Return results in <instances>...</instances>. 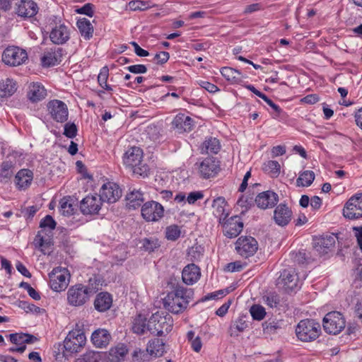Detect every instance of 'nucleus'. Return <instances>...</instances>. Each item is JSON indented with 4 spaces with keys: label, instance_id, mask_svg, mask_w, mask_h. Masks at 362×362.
I'll use <instances>...</instances> for the list:
<instances>
[{
    "label": "nucleus",
    "instance_id": "obj_47",
    "mask_svg": "<svg viewBox=\"0 0 362 362\" xmlns=\"http://www.w3.org/2000/svg\"><path fill=\"white\" fill-rule=\"evenodd\" d=\"M263 170L273 176L277 177L280 173V165L278 161L269 160L264 163Z\"/></svg>",
    "mask_w": 362,
    "mask_h": 362
},
{
    "label": "nucleus",
    "instance_id": "obj_45",
    "mask_svg": "<svg viewBox=\"0 0 362 362\" xmlns=\"http://www.w3.org/2000/svg\"><path fill=\"white\" fill-rule=\"evenodd\" d=\"M13 171L11 163H3L0 168V182H7L13 177Z\"/></svg>",
    "mask_w": 362,
    "mask_h": 362
},
{
    "label": "nucleus",
    "instance_id": "obj_51",
    "mask_svg": "<svg viewBox=\"0 0 362 362\" xmlns=\"http://www.w3.org/2000/svg\"><path fill=\"white\" fill-rule=\"evenodd\" d=\"M250 314L254 320H262L265 315V309L259 305H254L250 308Z\"/></svg>",
    "mask_w": 362,
    "mask_h": 362
},
{
    "label": "nucleus",
    "instance_id": "obj_57",
    "mask_svg": "<svg viewBox=\"0 0 362 362\" xmlns=\"http://www.w3.org/2000/svg\"><path fill=\"white\" fill-rule=\"evenodd\" d=\"M204 197V194L200 191L190 192L187 197V201L189 204H194L197 200L201 199Z\"/></svg>",
    "mask_w": 362,
    "mask_h": 362
},
{
    "label": "nucleus",
    "instance_id": "obj_13",
    "mask_svg": "<svg viewBox=\"0 0 362 362\" xmlns=\"http://www.w3.org/2000/svg\"><path fill=\"white\" fill-rule=\"evenodd\" d=\"M122 196V190L115 182H108L103 185L100 190L99 198L101 202H116Z\"/></svg>",
    "mask_w": 362,
    "mask_h": 362
},
{
    "label": "nucleus",
    "instance_id": "obj_50",
    "mask_svg": "<svg viewBox=\"0 0 362 362\" xmlns=\"http://www.w3.org/2000/svg\"><path fill=\"white\" fill-rule=\"evenodd\" d=\"M181 234L180 229L177 225H171L165 229V237L169 240H176Z\"/></svg>",
    "mask_w": 362,
    "mask_h": 362
},
{
    "label": "nucleus",
    "instance_id": "obj_58",
    "mask_svg": "<svg viewBox=\"0 0 362 362\" xmlns=\"http://www.w3.org/2000/svg\"><path fill=\"white\" fill-rule=\"evenodd\" d=\"M146 134L148 135L151 140H157L159 137V131L156 126L151 125L146 128Z\"/></svg>",
    "mask_w": 362,
    "mask_h": 362
},
{
    "label": "nucleus",
    "instance_id": "obj_40",
    "mask_svg": "<svg viewBox=\"0 0 362 362\" xmlns=\"http://www.w3.org/2000/svg\"><path fill=\"white\" fill-rule=\"evenodd\" d=\"M16 82L10 78H6L0 82V96L7 97L13 95L16 90Z\"/></svg>",
    "mask_w": 362,
    "mask_h": 362
},
{
    "label": "nucleus",
    "instance_id": "obj_3",
    "mask_svg": "<svg viewBox=\"0 0 362 362\" xmlns=\"http://www.w3.org/2000/svg\"><path fill=\"white\" fill-rule=\"evenodd\" d=\"M124 165L129 168L134 174L143 177L149 173L148 166L143 163V151L137 146L128 148L123 156Z\"/></svg>",
    "mask_w": 362,
    "mask_h": 362
},
{
    "label": "nucleus",
    "instance_id": "obj_10",
    "mask_svg": "<svg viewBox=\"0 0 362 362\" xmlns=\"http://www.w3.org/2000/svg\"><path fill=\"white\" fill-rule=\"evenodd\" d=\"M345 218L356 220L362 218V193L352 196L343 209Z\"/></svg>",
    "mask_w": 362,
    "mask_h": 362
},
{
    "label": "nucleus",
    "instance_id": "obj_2",
    "mask_svg": "<svg viewBox=\"0 0 362 362\" xmlns=\"http://www.w3.org/2000/svg\"><path fill=\"white\" fill-rule=\"evenodd\" d=\"M96 277L89 279L88 286L81 284L71 286L67 291L68 303L72 306H81L84 305L91 296L96 293L98 288L96 287Z\"/></svg>",
    "mask_w": 362,
    "mask_h": 362
},
{
    "label": "nucleus",
    "instance_id": "obj_59",
    "mask_svg": "<svg viewBox=\"0 0 362 362\" xmlns=\"http://www.w3.org/2000/svg\"><path fill=\"white\" fill-rule=\"evenodd\" d=\"M170 54L167 52H160L154 56L153 60L156 61L158 64H163L168 62Z\"/></svg>",
    "mask_w": 362,
    "mask_h": 362
},
{
    "label": "nucleus",
    "instance_id": "obj_29",
    "mask_svg": "<svg viewBox=\"0 0 362 362\" xmlns=\"http://www.w3.org/2000/svg\"><path fill=\"white\" fill-rule=\"evenodd\" d=\"M226 202L223 197H218L213 201V214L218 218L219 223L223 222L228 216L226 212Z\"/></svg>",
    "mask_w": 362,
    "mask_h": 362
},
{
    "label": "nucleus",
    "instance_id": "obj_49",
    "mask_svg": "<svg viewBox=\"0 0 362 362\" xmlns=\"http://www.w3.org/2000/svg\"><path fill=\"white\" fill-rule=\"evenodd\" d=\"M263 300L270 308H276L280 303V297L275 292H269L263 296Z\"/></svg>",
    "mask_w": 362,
    "mask_h": 362
},
{
    "label": "nucleus",
    "instance_id": "obj_18",
    "mask_svg": "<svg viewBox=\"0 0 362 362\" xmlns=\"http://www.w3.org/2000/svg\"><path fill=\"white\" fill-rule=\"evenodd\" d=\"M335 237L332 235H322L314 240L313 247L320 255L328 254L334 247Z\"/></svg>",
    "mask_w": 362,
    "mask_h": 362
},
{
    "label": "nucleus",
    "instance_id": "obj_62",
    "mask_svg": "<svg viewBox=\"0 0 362 362\" xmlns=\"http://www.w3.org/2000/svg\"><path fill=\"white\" fill-rule=\"evenodd\" d=\"M243 269V265L239 262H234L228 264L226 266L225 271L234 272H240Z\"/></svg>",
    "mask_w": 362,
    "mask_h": 362
},
{
    "label": "nucleus",
    "instance_id": "obj_44",
    "mask_svg": "<svg viewBox=\"0 0 362 362\" xmlns=\"http://www.w3.org/2000/svg\"><path fill=\"white\" fill-rule=\"evenodd\" d=\"M263 331L267 334H274L278 333L282 329V322L279 321H265L262 324Z\"/></svg>",
    "mask_w": 362,
    "mask_h": 362
},
{
    "label": "nucleus",
    "instance_id": "obj_1",
    "mask_svg": "<svg viewBox=\"0 0 362 362\" xmlns=\"http://www.w3.org/2000/svg\"><path fill=\"white\" fill-rule=\"evenodd\" d=\"M192 295L191 289L177 285L174 290L169 292L163 299V306L172 313H182L187 308Z\"/></svg>",
    "mask_w": 362,
    "mask_h": 362
},
{
    "label": "nucleus",
    "instance_id": "obj_22",
    "mask_svg": "<svg viewBox=\"0 0 362 362\" xmlns=\"http://www.w3.org/2000/svg\"><path fill=\"white\" fill-rule=\"evenodd\" d=\"M62 49L59 47H53L45 51L41 57V63L42 66L49 67L59 64L62 57Z\"/></svg>",
    "mask_w": 362,
    "mask_h": 362
},
{
    "label": "nucleus",
    "instance_id": "obj_30",
    "mask_svg": "<svg viewBox=\"0 0 362 362\" xmlns=\"http://www.w3.org/2000/svg\"><path fill=\"white\" fill-rule=\"evenodd\" d=\"M172 125L175 129L180 131L189 132L193 126L192 119L185 114L177 115L172 122Z\"/></svg>",
    "mask_w": 362,
    "mask_h": 362
},
{
    "label": "nucleus",
    "instance_id": "obj_32",
    "mask_svg": "<svg viewBox=\"0 0 362 362\" xmlns=\"http://www.w3.org/2000/svg\"><path fill=\"white\" fill-rule=\"evenodd\" d=\"M127 346L124 344H118L109 351L108 358L111 362H122L127 354Z\"/></svg>",
    "mask_w": 362,
    "mask_h": 362
},
{
    "label": "nucleus",
    "instance_id": "obj_17",
    "mask_svg": "<svg viewBox=\"0 0 362 362\" xmlns=\"http://www.w3.org/2000/svg\"><path fill=\"white\" fill-rule=\"evenodd\" d=\"M220 223L223 226L224 235L229 238L238 236L243 228V223L237 216H232L228 220L226 219Z\"/></svg>",
    "mask_w": 362,
    "mask_h": 362
},
{
    "label": "nucleus",
    "instance_id": "obj_31",
    "mask_svg": "<svg viewBox=\"0 0 362 362\" xmlns=\"http://www.w3.org/2000/svg\"><path fill=\"white\" fill-rule=\"evenodd\" d=\"M112 303L111 295L106 292H102L97 295L94 301V306L97 310L105 312L110 308Z\"/></svg>",
    "mask_w": 362,
    "mask_h": 362
},
{
    "label": "nucleus",
    "instance_id": "obj_38",
    "mask_svg": "<svg viewBox=\"0 0 362 362\" xmlns=\"http://www.w3.org/2000/svg\"><path fill=\"white\" fill-rule=\"evenodd\" d=\"M221 149V144L216 138L210 137L202 144V152L207 154H216Z\"/></svg>",
    "mask_w": 362,
    "mask_h": 362
},
{
    "label": "nucleus",
    "instance_id": "obj_4",
    "mask_svg": "<svg viewBox=\"0 0 362 362\" xmlns=\"http://www.w3.org/2000/svg\"><path fill=\"white\" fill-rule=\"evenodd\" d=\"M321 334V325L315 320H301L296 327L297 338L303 342H311L317 339Z\"/></svg>",
    "mask_w": 362,
    "mask_h": 362
},
{
    "label": "nucleus",
    "instance_id": "obj_23",
    "mask_svg": "<svg viewBox=\"0 0 362 362\" xmlns=\"http://www.w3.org/2000/svg\"><path fill=\"white\" fill-rule=\"evenodd\" d=\"M201 276L200 269L194 264H189L182 272V281L187 285H193Z\"/></svg>",
    "mask_w": 362,
    "mask_h": 362
},
{
    "label": "nucleus",
    "instance_id": "obj_27",
    "mask_svg": "<svg viewBox=\"0 0 362 362\" xmlns=\"http://www.w3.org/2000/svg\"><path fill=\"white\" fill-rule=\"evenodd\" d=\"M111 339V336L107 330L105 329H98L95 330L91 336L93 344L98 348L107 346Z\"/></svg>",
    "mask_w": 362,
    "mask_h": 362
},
{
    "label": "nucleus",
    "instance_id": "obj_34",
    "mask_svg": "<svg viewBox=\"0 0 362 362\" xmlns=\"http://www.w3.org/2000/svg\"><path fill=\"white\" fill-rule=\"evenodd\" d=\"M221 75L232 83H240L243 81V76L242 74L230 67H223L221 69Z\"/></svg>",
    "mask_w": 362,
    "mask_h": 362
},
{
    "label": "nucleus",
    "instance_id": "obj_55",
    "mask_svg": "<svg viewBox=\"0 0 362 362\" xmlns=\"http://www.w3.org/2000/svg\"><path fill=\"white\" fill-rule=\"evenodd\" d=\"M56 222L54 220V218L49 216L47 215L41 221L40 223V228H48L51 230H54L56 227Z\"/></svg>",
    "mask_w": 362,
    "mask_h": 362
},
{
    "label": "nucleus",
    "instance_id": "obj_53",
    "mask_svg": "<svg viewBox=\"0 0 362 362\" xmlns=\"http://www.w3.org/2000/svg\"><path fill=\"white\" fill-rule=\"evenodd\" d=\"M77 127L74 123H66L64 125V134L70 139H73L76 136Z\"/></svg>",
    "mask_w": 362,
    "mask_h": 362
},
{
    "label": "nucleus",
    "instance_id": "obj_6",
    "mask_svg": "<svg viewBox=\"0 0 362 362\" xmlns=\"http://www.w3.org/2000/svg\"><path fill=\"white\" fill-rule=\"evenodd\" d=\"M27 52L16 46H8L2 54V62L10 66H17L28 60Z\"/></svg>",
    "mask_w": 362,
    "mask_h": 362
},
{
    "label": "nucleus",
    "instance_id": "obj_9",
    "mask_svg": "<svg viewBox=\"0 0 362 362\" xmlns=\"http://www.w3.org/2000/svg\"><path fill=\"white\" fill-rule=\"evenodd\" d=\"M69 274L66 269L54 268L49 274L51 288L57 292H60L66 288L69 281Z\"/></svg>",
    "mask_w": 362,
    "mask_h": 362
},
{
    "label": "nucleus",
    "instance_id": "obj_52",
    "mask_svg": "<svg viewBox=\"0 0 362 362\" xmlns=\"http://www.w3.org/2000/svg\"><path fill=\"white\" fill-rule=\"evenodd\" d=\"M128 7H129V10L136 11L146 10L148 8H150L151 6H149L148 2L136 0V1H131L128 4Z\"/></svg>",
    "mask_w": 362,
    "mask_h": 362
},
{
    "label": "nucleus",
    "instance_id": "obj_37",
    "mask_svg": "<svg viewBox=\"0 0 362 362\" xmlns=\"http://www.w3.org/2000/svg\"><path fill=\"white\" fill-rule=\"evenodd\" d=\"M59 211L63 216H69L75 209V199L71 197H64L59 202Z\"/></svg>",
    "mask_w": 362,
    "mask_h": 362
},
{
    "label": "nucleus",
    "instance_id": "obj_61",
    "mask_svg": "<svg viewBox=\"0 0 362 362\" xmlns=\"http://www.w3.org/2000/svg\"><path fill=\"white\" fill-rule=\"evenodd\" d=\"M21 307L25 310L27 312L30 311L35 313H38L40 312L41 309L38 306H36L34 304L28 303L26 301L21 302Z\"/></svg>",
    "mask_w": 362,
    "mask_h": 362
},
{
    "label": "nucleus",
    "instance_id": "obj_63",
    "mask_svg": "<svg viewBox=\"0 0 362 362\" xmlns=\"http://www.w3.org/2000/svg\"><path fill=\"white\" fill-rule=\"evenodd\" d=\"M199 84L203 88L206 89L209 93H216V91L218 90V88L216 85L209 81H201Z\"/></svg>",
    "mask_w": 362,
    "mask_h": 362
},
{
    "label": "nucleus",
    "instance_id": "obj_39",
    "mask_svg": "<svg viewBox=\"0 0 362 362\" xmlns=\"http://www.w3.org/2000/svg\"><path fill=\"white\" fill-rule=\"evenodd\" d=\"M76 24L80 33L86 40H89L93 36V27L89 20L81 18L77 21Z\"/></svg>",
    "mask_w": 362,
    "mask_h": 362
},
{
    "label": "nucleus",
    "instance_id": "obj_26",
    "mask_svg": "<svg viewBox=\"0 0 362 362\" xmlns=\"http://www.w3.org/2000/svg\"><path fill=\"white\" fill-rule=\"evenodd\" d=\"M46 95L47 90L40 83H33L29 86L27 97L32 103L39 102L45 98Z\"/></svg>",
    "mask_w": 362,
    "mask_h": 362
},
{
    "label": "nucleus",
    "instance_id": "obj_42",
    "mask_svg": "<svg viewBox=\"0 0 362 362\" xmlns=\"http://www.w3.org/2000/svg\"><path fill=\"white\" fill-rule=\"evenodd\" d=\"M132 330L134 333L141 334L147 330L146 319L141 315H137L133 322Z\"/></svg>",
    "mask_w": 362,
    "mask_h": 362
},
{
    "label": "nucleus",
    "instance_id": "obj_64",
    "mask_svg": "<svg viewBox=\"0 0 362 362\" xmlns=\"http://www.w3.org/2000/svg\"><path fill=\"white\" fill-rule=\"evenodd\" d=\"M353 231L354 232V236L356 238L358 245L362 250V226L353 227Z\"/></svg>",
    "mask_w": 362,
    "mask_h": 362
},
{
    "label": "nucleus",
    "instance_id": "obj_25",
    "mask_svg": "<svg viewBox=\"0 0 362 362\" xmlns=\"http://www.w3.org/2000/svg\"><path fill=\"white\" fill-rule=\"evenodd\" d=\"M51 41L56 45H62L69 39V31L63 24L56 25L49 34Z\"/></svg>",
    "mask_w": 362,
    "mask_h": 362
},
{
    "label": "nucleus",
    "instance_id": "obj_56",
    "mask_svg": "<svg viewBox=\"0 0 362 362\" xmlns=\"http://www.w3.org/2000/svg\"><path fill=\"white\" fill-rule=\"evenodd\" d=\"M100 356L99 353L94 351H89L83 355V362H99Z\"/></svg>",
    "mask_w": 362,
    "mask_h": 362
},
{
    "label": "nucleus",
    "instance_id": "obj_8",
    "mask_svg": "<svg viewBox=\"0 0 362 362\" xmlns=\"http://www.w3.org/2000/svg\"><path fill=\"white\" fill-rule=\"evenodd\" d=\"M86 341V336L81 329H73L65 338L64 347L69 353H77L83 347Z\"/></svg>",
    "mask_w": 362,
    "mask_h": 362
},
{
    "label": "nucleus",
    "instance_id": "obj_35",
    "mask_svg": "<svg viewBox=\"0 0 362 362\" xmlns=\"http://www.w3.org/2000/svg\"><path fill=\"white\" fill-rule=\"evenodd\" d=\"M35 247L40 250L44 255H49L51 252V247L53 245L50 238L45 239L38 232L34 240Z\"/></svg>",
    "mask_w": 362,
    "mask_h": 362
},
{
    "label": "nucleus",
    "instance_id": "obj_15",
    "mask_svg": "<svg viewBox=\"0 0 362 362\" xmlns=\"http://www.w3.org/2000/svg\"><path fill=\"white\" fill-rule=\"evenodd\" d=\"M197 165L199 175L204 179L214 177L220 170L219 161L213 157L206 158Z\"/></svg>",
    "mask_w": 362,
    "mask_h": 362
},
{
    "label": "nucleus",
    "instance_id": "obj_21",
    "mask_svg": "<svg viewBox=\"0 0 362 362\" xmlns=\"http://www.w3.org/2000/svg\"><path fill=\"white\" fill-rule=\"evenodd\" d=\"M101 205V199L97 195L87 196L81 202L80 209L86 215L95 214L100 211Z\"/></svg>",
    "mask_w": 362,
    "mask_h": 362
},
{
    "label": "nucleus",
    "instance_id": "obj_14",
    "mask_svg": "<svg viewBox=\"0 0 362 362\" xmlns=\"http://www.w3.org/2000/svg\"><path fill=\"white\" fill-rule=\"evenodd\" d=\"M47 110L52 118L57 122L63 123L68 119L69 112L66 105L59 100H53L47 103Z\"/></svg>",
    "mask_w": 362,
    "mask_h": 362
},
{
    "label": "nucleus",
    "instance_id": "obj_19",
    "mask_svg": "<svg viewBox=\"0 0 362 362\" xmlns=\"http://www.w3.org/2000/svg\"><path fill=\"white\" fill-rule=\"evenodd\" d=\"M255 201L259 209H272L279 202V196L274 192L267 190L259 193Z\"/></svg>",
    "mask_w": 362,
    "mask_h": 362
},
{
    "label": "nucleus",
    "instance_id": "obj_5",
    "mask_svg": "<svg viewBox=\"0 0 362 362\" xmlns=\"http://www.w3.org/2000/svg\"><path fill=\"white\" fill-rule=\"evenodd\" d=\"M173 326V317L158 312L153 314L147 322V330L152 334L162 336L170 332Z\"/></svg>",
    "mask_w": 362,
    "mask_h": 362
},
{
    "label": "nucleus",
    "instance_id": "obj_36",
    "mask_svg": "<svg viewBox=\"0 0 362 362\" xmlns=\"http://www.w3.org/2000/svg\"><path fill=\"white\" fill-rule=\"evenodd\" d=\"M164 349V344L159 339L149 341L146 347V351L154 357L162 356L165 351Z\"/></svg>",
    "mask_w": 362,
    "mask_h": 362
},
{
    "label": "nucleus",
    "instance_id": "obj_48",
    "mask_svg": "<svg viewBox=\"0 0 362 362\" xmlns=\"http://www.w3.org/2000/svg\"><path fill=\"white\" fill-rule=\"evenodd\" d=\"M108 76V68L107 66L103 67L98 76V81L102 88L107 90H112V88L107 83Z\"/></svg>",
    "mask_w": 362,
    "mask_h": 362
},
{
    "label": "nucleus",
    "instance_id": "obj_28",
    "mask_svg": "<svg viewBox=\"0 0 362 362\" xmlns=\"http://www.w3.org/2000/svg\"><path fill=\"white\" fill-rule=\"evenodd\" d=\"M33 173L28 169H22L19 170L16 177V185L19 189L28 188L33 180Z\"/></svg>",
    "mask_w": 362,
    "mask_h": 362
},
{
    "label": "nucleus",
    "instance_id": "obj_12",
    "mask_svg": "<svg viewBox=\"0 0 362 362\" xmlns=\"http://www.w3.org/2000/svg\"><path fill=\"white\" fill-rule=\"evenodd\" d=\"M257 249V241L251 236H241L235 243L237 252L245 258L254 255Z\"/></svg>",
    "mask_w": 362,
    "mask_h": 362
},
{
    "label": "nucleus",
    "instance_id": "obj_7",
    "mask_svg": "<svg viewBox=\"0 0 362 362\" xmlns=\"http://www.w3.org/2000/svg\"><path fill=\"white\" fill-rule=\"evenodd\" d=\"M324 330L330 334H338L346 326V321L339 312L328 313L323 318Z\"/></svg>",
    "mask_w": 362,
    "mask_h": 362
},
{
    "label": "nucleus",
    "instance_id": "obj_33",
    "mask_svg": "<svg viewBox=\"0 0 362 362\" xmlns=\"http://www.w3.org/2000/svg\"><path fill=\"white\" fill-rule=\"evenodd\" d=\"M127 205L129 209H136L144 201L143 193L136 189H133L127 195Z\"/></svg>",
    "mask_w": 362,
    "mask_h": 362
},
{
    "label": "nucleus",
    "instance_id": "obj_60",
    "mask_svg": "<svg viewBox=\"0 0 362 362\" xmlns=\"http://www.w3.org/2000/svg\"><path fill=\"white\" fill-rule=\"evenodd\" d=\"M127 69L133 74H145L147 71L146 66L143 64L132 65L127 66Z\"/></svg>",
    "mask_w": 362,
    "mask_h": 362
},
{
    "label": "nucleus",
    "instance_id": "obj_16",
    "mask_svg": "<svg viewBox=\"0 0 362 362\" xmlns=\"http://www.w3.org/2000/svg\"><path fill=\"white\" fill-rule=\"evenodd\" d=\"M298 277L293 269H284L276 280V286L286 291H293L297 286Z\"/></svg>",
    "mask_w": 362,
    "mask_h": 362
},
{
    "label": "nucleus",
    "instance_id": "obj_46",
    "mask_svg": "<svg viewBox=\"0 0 362 362\" xmlns=\"http://www.w3.org/2000/svg\"><path fill=\"white\" fill-rule=\"evenodd\" d=\"M141 247L146 252H152L160 247L159 241L156 238H146L141 240Z\"/></svg>",
    "mask_w": 362,
    "mask_h": 362
},
{
    "label": "nucleus",
    "instance_id": "obj_41",
    "mask_svg": "<svg viewBox=\"0 0 362 362\" xmlns=\"http://www.w3.org/2000/svg\"><path fill=\"white\" fill-rule=\"evenodd\" d=\"M315 177V173L312 170H305L300 174L296 180L297 186L309 187L311 185Z\"/></svg>",
    "mask_w": 362,
    "mask_h": 362
},
{
    "label": "nucleus",
    "instance_id": "obj_24",
    "mask_svg": "<svg viewBox=\"0 0 362 362\" xmlns=\"http://www.w3.org/2000/svg\"><path fill=\"white\" fill-rule=\"evenodd\" d=\"M16 13L23 18H30L37 14L38 6L32 0H21L16 7Z\"/></svg>",
    "mask_w": 362,
    "mask_h": 362
},
{
    "label": "nucleus",
    "instance_id": "obj_20",
    "mask_svg": "<svg viewBox=\"0 0 362 362\" xmlns=\"http://www.w3.org/2000/svg\"><path fill=\"white\" fill-rule=\"evenodd\" d=\"M293 212L285 204H279L274 211L273 219L279 226H287L291 220Z\"/></svg>",
    "mask_w": 362,
    "mask_h": 362
},
{
    "label": "nucleus",
    "instance_id": "obj_11",
    "mask_svg": "<svg viewBox=\"0 0 362 362\" xmlns=\"http://www.w3.org/2000/svg\"><path fill=\"white\" fill-rule=\"evenodd\" d=\"M141 216L146 221L156 222L164 216V208L158 202L150 201L141 206Z\"/></svg>",
    "mask_w": 362,
    "mask_h": 362
},
{
    "label": "nucleus",
    "instance_id": "obj_54",
    "mask_svg": "<svg viewBox=\"0 0 362 362\" xmlns=\"http://www.w3.org/2000/svg\"><path fill=\"white\" fill-rule=\"evenodd\" d=\"M262 99L264 100L267 103V105H269L275 112V114L273 116L274 118L276 119L281 115L283 110L266 95H263Z\"/></svg>",
    "mask_w": 362,
    "mask_h": 362
},
{
    "label": "nucleus",
    "instance_id": "obj_43",
    "mask_svg": "<svg viewBox=\"0 0 362 362\" xmlns=\"http://www.w3.org/2000/svg\"><path fill=\"white\" fill-rule=\"evenodd\" d=\"M248 327V324L245 320V317H240L235 321L233 325L229 329V334L230 336H238V332H243Z\"/></svg>",
    "mask_w": 362,
    "mask_h": 362
}]
</instances>
